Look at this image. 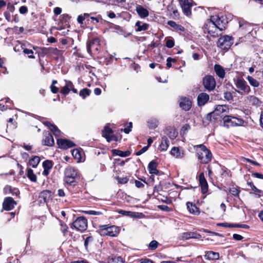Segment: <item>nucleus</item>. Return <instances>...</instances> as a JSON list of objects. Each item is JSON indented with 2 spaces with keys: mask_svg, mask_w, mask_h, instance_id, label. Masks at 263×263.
<instances>
[{
  "mask_svg": "<svg viewBox=\"0 0 263 263\" xmlns=\"http://www.w3.org/2000/svg\"><path fill=\"white\" fill-rule=\"evenodd\" d=\"M87 51L92 57L101 59L103 58L106 51L101 44L100 38L93 36L89 38L86 43Z\"/></svg>",
  "mask_w": 263,
  "mask_h": 263,
  "instance_id": "obj_1",
  "label": "nucleus"
},
{
  "mask_svg": "<svg viewBox=\"0 0 263 263\" xmlns=\"http://www.w3.org/2000/svg\"><path fill=\"white\" fill-rule=\"evenodd\" d=\"M64 182L68 187H74L78 185L77 180L81 177L79 170L72 166L69 165L66 167L64 172Z\"/></svg>",
  "mask_w": 263,
  "mask_h": 263,
  "instance_id": "obj_2",
  "label": "nucleus"
},
{
  "mask_svg": "<svg viewBox=\"0 0 263 263\" xmlns=\"http://www.w3.org/2000/svg\"><path fill=\"white\" fill-rule=\"evenodd\" d=\"M99 230H96V232L102 237H116L118 236L121 231L120 227L115 225L99 226Z\"/></svg>",
  "mask_w": 263,
  "mask_h": 263,
  "instance_id": "obj_3",
  "label": "nucleus"
},
{
  "mask_svg": "<svg viewBox=\"0 0 263 263\" xmlns=\"http://www.w3.org/2000/svg\"><path fill=\"white\" fill-rule=\"evenodd\" d=\"M197 147L200 148V151L197 153V157L200 162L202 164H208L211 162L213 158L211 151L203 144L194 146V148Z\"/></svg>",
  "mask_w": 263,
  "mask_h": 263,
  "instance_id": "obj_4",
  "label": "nucleus"
},
{
  "mask_svg": "<svg viewBox=\"0 0 263 263\" xmlns=\"http://www.w3.org/2000/svg\"><path fill=\"white\" fill-rule=\"evenodd\" d=\"M232 176L231 172L226 167L220 166V167L216 172V179L218 182H220L221 184L226 183L227 181Z\"/></svg>",
  "mask_w": 263,
  "mask_h": 263,
  "instance_id": "obj_5",
  "label": "nucleus"
},
{
  "mask_svg": "<svg viewBox=\"0 0 263 263\" xmlns=\"http://www.w3.org/2000/svg\"><path fill=\"white\" fill-rule=\"evenodd\" d=\"M234 43V38L232 36L224 35L220 37L217 42L218 47L223 50L227 51Z\"/></svg>",
  "mask_w": 263,
  "mask_h": 263,
  "instance_id": "obj_6",
  "label": "nucleus"
},
{
  "mask_svg": "<svg viewBox=\"0 0 263 263\" xmlns=\"http://www.w3.org/2000/svg\"><path fill=\"white\" fill-rule=\"evenodd\" d=\"M70 227L78 231L83 232L88 227L87 219L83 216L77 217L71 223Z\"/></svg>",
  "mask_w": 263,
  "mask_h": 263,
  "instance_id": "obj_7",
  "label": "nucleus"
},
{
  "mask_svg": "<svg viewBox=\"0 0 263 263\" xmlns=\"http://www.w3.org/2000/svg\"><path fill=\"white\" fill-rule=\"evenodd\" d=\"M223 126L229 128L230 127L241 126L244 123L243 119L235 117L230 115H226L222 118Z\"/></svg>",
  "mask_w": 263,
  "mask_h": 263,
  "instance_id": "obj_8",
  "label": "nucleus"
},
{
  "mask_svg": "<svg viewBox=\"0 0 263 263\" xmlns=\"http://www.w3.org/2000/svg\"><path fill=\"white\" fill-rule=\"evenodd\" d=\"M202 84L204 89L209 92L214 90L216 86L215 78L210 74H207L202 78Z\"/></svg>",
  "mask_w": 263,
  "mask_h": 263,
  "instance_id": "obj_9",
  "label": "nucleus"
},
{
  "mask_svg": "<svg viewBox=\"0 0 263 263\" xmlns=\"http://www.w3.org/2000/svg\"><path fill=\"white\" fill-rule=\"evenodd\" d=\"M212 18L214 20L216 24V27L220 31L224 30L228 26V21L227 16L224 15H212Z\"/></svg>",
  "mask_w": 263,
  "mask_h": 263,
  "instance_id": "obj_10",
  "label": "nucleus"
},
{
  "mask_svg": "<svg viewBox=\"0 0 263 263\" xmlns=\"http://www.w3.org/2000/svg\"><path fill=\"white\" fill-rule=\"evenodd\" d=\"M220 115L215 109L206 114L202 120V124L204 127L208 126L210 122L215 123L219 119Z\"/></svg>",
  "mask_w": 263,
  "mask_h": 263,
  "instance_id": "obj_11",
  "label": "nucleus"
},
{
  "mask_svg": "<svg viewBox=\"0 0 263 263\" xmlns=\"http://www.w3.org/2000/svg\"><path fill=\"white\" fill-rule=\"evenodd\" d=\"M203 29L204 32H207L208 33L211 34L212 35H214L212 34H214L215 32L217 27H216L215 22L212 18V15L211 16L210 18L206 20L203 25Z\"/></svg>",
  "mask_w": 263,
  "mask_h": 263,
  "instance_id": "obj_12",
  "label": "nucleus"
},
{
  "mask_svg": "<svg viewBox=\"0 0 263 263\" xmlns=\"http://www.w3.org/2000/svg\"><path fill=\"white\" fill-rule=\"evenodd\" d=\"M182 8L183 13L187 16L192 15L191 8L193 5L192 0H178Z\"/></svg>",
  "mask_w": 263,
  "mask_h": 263,
  "instance_id": "obj_13",
  "label": "nucleus"
},
{
  "mask_svg": "<svg viewBox=\"0 0 263 263\" xmlns=\"http://www.w3.org/2000/svg\"><path fill=\"white\" fill-rule=\"evenodd\" d=\"M113 130L109 126L106 125L102 130V135L108 142L111 141H117L118 140V137L115 135H113Z\"/></svg>",
  "mask_w": 263,
  "mask_h": 263,
  "instance_id": "obj_14",
  "label": "nucleus"
},
{
  "mask_svg": "<svg viewBox=\"0 0 263 263\" xmlns=\"http://www.w3.org/2000/svg\"><path fill=\"white\" fill-rule=\"evenodd\" d=\"M235 84L236 87L242 90L246 94H248L251 91L250 86L248 85L247 82L242 78H237Z\"/></svg>",
  "mask_w": 263,
  "mask_h": 263,
  "instance_id": "obj_15",
  "label": "nucleus"
},
{
  "mask_svg": "<svg viewBox=\"0 0 263 263\" xmlns=\"http://www.w3.org/2000/svg\"><path fill=\"white\" fill-rule=\"evenodd\" d=\"M16 204V202L12 197H5L2 204L3 209L6 211H11L14 208Z\"/></svg>",
  "mask_w": 263,
  "mask_h": 263,
  "instance_id": "obj_16",
  "label": "nucleus"
},
{
  "mask_svg": "<svg viewBox=\"0 0 263 263\" xmlns=\"http://www.w3.org/2000/svg\"><path fill=\"white\" fill-rule=\"evenodd\" d=\"M53 193L48 190L42 191L39 196V199L40 203H47L49 200H52Z\"/></svg>",
  "mask_w": 263,
  "mask_h": 263,
  "instance_id": "obj_17",
  "label": "nucleus"
},
{
  "mask_svg": "<svg viewBox=\"0 0 263 263\" xmlns=\"http://www.w3.org/2000/svg\"><path fill=\"white\" fill-rule=\"evenodd\" d=\"M57 144L59 148L63 149H66L76 146V144L73 141L69 139L62 138L57 140Z\"/></svg>",
  "mask_w": 263,
  "mask_h": 263,
  "instance_id": "obj_18",
  "label": "nucleus"
},
{
  "mask_svg": "<svg viewBox=\"0 0 263 263\" xmlns=\"http://www.w3.org/2000/svg\"><path fill=\"white\" fill-rule=\"evenodd\" d=\"M198 177L199 184L201 186V192L202 194H204L208 191V184L204 173L203 172L200 173Z\"/></svg>",
  "mask_w": 263,
  "mask_h": 263,
  "instance_id": "obj_19",
  "label": "nucleus"
},
{
  "mask_svg": "<svg viewBox=\"0 0 263 263\" xmlns=\"http://www.w3.org/2000/svg\"><path fill=\"white\" fill-rule=\"evenodd\" d=\"M179 106L183 110L188 111L192 107V101L187 97H182L180 100Z\"/></svg>",
  "mask_w": 263,
  "mask_h": 263,
  "instance_id": "obj_20",
  "label": "nucleus"
},
{
  "mask_svg": "<svg viewBox=\"0 0 263 263\" xmlns=\"http://www.w3.org/2000/svg\"><path fill=\"white\" fill-rule=\"evenodd\" d=\"M53 164L54 163L52 160H45L42 163V166L44 168V171L42 172V175L45 176H47L49 174L50 171L52 169Z\"/></svg>",
  "mask_w": 263,
  "mask_h": 263,
  "instance_id": "obj_21",
  "label": "nucleus"
},
{
  "mask_svg": "<svg viewBox=\"0 0 263 263\" xmlns=\"http://www.w3.org/2000/svg\"><path fill=\"white\" fill-rule=\"evenodd\" d=\"M210 96L205 92L199 93L197 97V104L199 107L204 106L209 100Z\"/></svg>",
  "mask_w": 263,
  "mask_h": 263,
  "instance_id": "obj_22",
  "label": "nucleus"
},
{
  "mask_svg": "<svg viewBox=\"0 0 263 263\" xmlns=\"http://www.w3.org/2000/svg\"><path fill=\"white\" fill-rule=\"evenodd\" d=\"M187 209L190 213L194 215H199L200 214V210L197 206L195 203L188 201L186 203Z\"/></svg>",
  "mask_w": 263,
  "mask_h": 263,
  "instance_id": "obj_23",
  "label": "nucleus"
},
{
  "mask_svg": "<svg viewBox=\"0 0 263 263\" xmlns=\"http://www.w3.org/2000/svg\"><path fill=\"white\" fill-rule=\"evenodd\" d=\"M158 162L156 160L151 161L148 165L147 168L149 173L151 174L159 175V171L157 170Z\"/></svg>",
  "mask_w": 263,
  "mask_h": 263,
  "instance_id": "obj_24",
  "label": "nucleus"
},
{
  "mask_svg": "<svg viewBox=\"0 0 263 263\" xmlns=\"http://www.w3.org/2000/svg\"><path fill=\"white\" fill-rule=\"evenodd\" d=\"M45 138L43 140V145L52 146L54 144V139L52 134L49 132H47L45 134Z\"/></svg>",
  "mask_w": 263,
  "mask_h": 263,
  "instance_id": "obj_25",
  "label": "nucleus"
},
{
  "mask_svg": "<svg viewBox=\"0 0 263 263\" xmlns=\"http://www.w3.org/2000/svg\"><path fill=\"white\" fill-rule=\"evenodd\" d=\"M44 124L49 128L55 136H59L60 135L61 131L55 124L51 123L49 121H45Z\"/></svg>",
  "mask_w": 263,
  "mask_h": 263,
  "instance_id": "obj_26",
  "label": "nucleus"
},
{
  "mask_svg": "<svg viewBox=\"0 0 263 263\" xmlns=\"http://www.w3.org/2000/svg\"><path fill=\"white\" fill-rule=\"evenodd\" d=\"M48 52L57 56L55 58V60H58L59 58L63 57V54L65 51L64 50L58 49L57 48H49L47 49Z\"/></svg>",
  "mask_w": 263,
  "mask_h": 263,
  "instance_id": "obj_27",
  "label": "nucleus"
},
{
  "mask_svg": "<svg viewBox=\"0 0 263 263\" xmlns=\"http://www.w3.org/2000/svg\"><path fill=\"white\" fill-rule=\"evenodd\" d=\"M136 10L141 18H145L149 15L148 11L141 5H138L136 6Z\"/></svg>",
  "mask_w": 263,
  "mask_h": 263,
  "instance_id": "obj_28",
  "label": "nucleus"
},
{
  "mask_svg": "<svg viewBox=\"0 0 263 263\" xmlns=\"http://www.w3.org/2000/svg\"><path fill=\"white\" fill-rule=\"evenodd\" d=\"M182 237L183 239L186 240L190 238L200 239L201 235L195 232H187L183 233Z\"/></svg>",
  "mask_w": 263,
  "mask_h": 263,
  "instance_id": "obj_29",
  "label": "nucleus"
},
{
  "mask_svg": "<svg viewBox=\"0 0 263 263\" xmlns=\"http://www.w3.org/2000/svg\"><path fill=\"white\" fill-rule=\"evenodd\" d=\"M216 75L220 79H223L226 76V71L222 66L216 64L214 66Z\"/></svg>",
  "mask_w": 263,
  "mask_h": 263,
  "instance_id": "obj_30",
  "label": "nucleus"
},
{
  "mask_svg": "<svg viewBox=\"0 0 263 263\" xmlns=\"http://www.w3.org/2000/svg\"><path fill=\"white\" fill-rule=\"evenodd\" d=\"M167 24L171 27H172L176 31L181 33L185 31V28L183 26L181 25L177 24L173 21H168Z\"/></svg>",
  "mask_w": 263,
  "mask_h": 263,
  "instance_id": "obj_31",
  "label": "nucleus"
},
{
  "mask_svg": "<svg viewBox=\"0 0 263 263\" xmlns=\"http://www.w3.org/2000/svg\"><path fill=\"white\" fill-rule=\"evenodd\" d=\"M105 219V216L104 215V217H102L101 216L100 217H94L92 220V224L93 228L96 229L97 230H99V226H102L105 225V224H103L102 220Z\"/></svg>",
  "mask_w": 263,
  "mask_h": 263,
  "instance_id": "obj_32",
  "label": "nucleus"
},
{
  "mask_svg": "<svg viewBox=\"0 0 263 263\" xmlns=\"http://www.w3.org/2000/svg\"><path fill=\"white\" fill-rule=\"evenodd\" d=\"M65 85L60 90V93L64 96H66L69 93L70 88L73 86V83L70 81L65 80Z\"/></svg>",
  "mask_w": 263,
  "mask_h": 263,
  "instance_id": "obj_33",
  "label": "nucleus"
},
{
  "mask_svg": "<svg viewBox=\"0 0 263 263\" xmlns=\"http://www.w3.org/2000/svg\"><path fill=\"white\" fill-rule=\"evenodd\" d=\"M205 258L208 260H217L219 258V253L212 251L206 252Z\"/></svg>",
  "mask_w": 263,
  "mask_h": 263,
  "instance_id": "obj_34",
  "label": "nucleus"
},
{
  "mask_svg": "<svg viewBox=\"0 0 263 263\" xmlns=\"http://www.w3.org/2000/svg\"><path fill=\"white\" fill-rule=\"evenodd\" d=\"M111 152L114 155L119 156L121 157H127L131 154V152L128 150L122 151L118 149H112Z\"/></svg>",
  "mask_w": 263,
  "mask_h": 263,
  "instance_id": "obj_35",
  "label": "nucleus"
},
{
  "mask_svg": "<svg viewBox=\"0 0 263 263\" xmlns=\"http://www.w3.org/2000/svg\"><path fill=\"white\" fill-rule=\"evenodd\" d=\"M72 155L73 158L77 161V162H80L82 159V149L81 148L73 149L71 151Z\"/></svg>",
  "mask_w": 263,
  "mask_h": 263,
  "instance_id": "obj_36",
  "label": "nucleus"
},
{
  "mask_svg": "<svg viewBox=\"0 0 263 263\" xmlns=\"http://www.w3.org/2000/svg\"><path fill=\"white\" fill-rule=\"evenodd\" d=\"M91 14H89L87 13H84L83 14H80L78 15L77 17V21L78 23L80 25L83 24L84 21L86 20V21L88 22L90 20V17Z\"/></svg>",
  "mask_w": 263,
  "mask_h": 263,
  "instance_id": "obj_37",
  "label": "nucleus"
},
{
  "mask_svg": "<svg viewBox=\"0 0 263 263\" xmlns=\"http://www.w3.org/2000/svg\"><path fill=\"white\" fill-rule=\"evenodd\" d=\"M247 184L251 188L252 190L254 192V194L256 195V197L260 198L261 196L260 194L262 193L263 191L257 189L252 181H247Z\"/></svg>",
  "mask_w": 263,
  "mask_h": 263,
  "instance_id": "obj_38",
  "label": "nucleus"
},
{
  "mask_svg": "<svg viewBox=\"0 0 263 263\" xmlns=\"http://www.w3.org/2000/svg\"><path fill=\"white\" fill-rule=\"evenodd\" d=\"M166 135L171 139H174L176 138L178 135V133L176 130L171 127H168L166 128Z\"/></svg>",
  "mask_w": 263,
  "mask_h": 263,
  "instance_id": "obj_39",
  "label": "nucleus"
},
{
  "mask_svg": "<svg viewBox=\"0 0 263 263\" xmlns=\"http://www.w3.org/2000/svg\"><path fill=\"white\" fill-rule=\"evenodd\" d=\"M40 160L41 159L40 157L37 156H34L31 159H29L27 163V165H30L33 168H35L39 164Z\"/></svg>",
  "mask_w": 263,
  "mask_h": 263,
  "instance_id": "obj_40",
  "label": "nucleus"
},
{
  "mask_svg": "<svg viewBox=\"0 0 263 263\" xmlns=\"http://www.w3.org/2000/svg\"><path fill=\"white\" fill-rule=\"evenodd\" d=\"M228 190L229 192L232 195V196L235 198L240 199L239 194L240 193V190L239 186H236V187H229Z\"/></svg>",
  "mask_w": 263,
  "mask_h": 263,
  "instance_id": "obj_41",
  "label": "nucleus"
},
{
  "mask_svg": "<svg viewBox=\"0 0 263 263\" xmlns=\"http://www.w3.org/2000/svg\"><path fill=\"white\" fill-rule=\"evenodd\" d=\"M249 103L252 106H259L260 105L261 102L259 99L254 96H250L248 98Z\"/></svg>",
  "mask_w": 263,
  "mask_h": 263,
  "instance_id": "obj_42",
  "label": "nucleus"
},
{
  "mask_svg": "<svg viewBox=\"0 0 263 263\" xmlns=\"http://www.w3.org/2000/svg\"><path fill=\"white\" fill-rule=\"evenodd\" d=\"M168 146H169V141H168V139L165 136L162 137L161 143L160 145V151H166Z\"/></svg>",
  "mask_w": 263,
  "mask_h": 263,
  "instance_id": "obj_43",
  "label": "nucleus"
},
{
  "mask_svg": "<svg viewBox=\"0 0 263 263\" xmlns=\"http://www.w3.org/2000/svg\"><path fill=\"white\" fill-rule=\"evenodd\" d=\"M167 10L170 12H172L171 15L173 14L175 17H177L179 15L175 5L173 4V3H171L167 5Z\"/></svg>",
  "mask_w": 263,
  "mask_h": 263,
  "instance_id": "obj_44",
  "label": "nucleus"
},
{
  "mask_svg": "<svg viewBox=\"0 0 263 263\" xmlns=\"http://www.w3.org/2000/svg\"><path fill=\"white\" fill-rule=\"evenodd\" d=\"M27 176L29 179L33 182H36L37 181V177L36 175L33 173V170L30 168H27Z\"/></svg>",
  "mask_w": 263,
  "mask_h": 263,
  "instance_id": "obj_45",
  "label": "nucleus"
},
{
  "mask_svg": "<svg viewBox=\"0 0 263 263\" xmlns=\"http://www.w3.org/2000/svg\"><path fill=\"white\" fill-rule=\"evenodd\" d=\"M108 263H124L123 258L120 256H110L108 258Z\"/></svg>",
  "mask_w": 263,
  "mask_h": 263,
  "instance_id": "obj_46",
  "label": "nucleus"
},
{
  "mask_svg": "<svg viewBox=\"0 0 263 263\" xmlns=\"http://www.w3.org/2000/svg\"><path fill=\"white\" fill-rule=\"evenodd\" d=\"M140 21H138L136 23L135 26L137 27L136 29V31H145L148 29L149 25L147 23H143L142 25Z\"/></svg>",
  "mask_w": 263,
  "mask_h": 263,
  "instance_id": "obj_47",
  "label": "nucleus"
},
{
  "mask_svg": "<svg viewBox=\"0 0 263 263\" xmlns=\"http://www.w3.org/2000/svg\"><path fill=\"white\" fill-rule=\"evenodd\" d=\"M59 224L60 226V230L64 236L68 234V227L67 225L62 220H59Z\"/></svg>",
  "mask_w": 263,
  "mask_h": 263,
  "instance_id": "obj_48",
  "label": "nucleus"
},
{
  "mask_svg": "<svg viewBox=\"0 0 263 263\" xmlns=\"http://www.w3.org/2000/svg\"><path fill=\"white\" fill-rule=\"evenodd\" d=\"M91 93V90L87 88H85L81 90L79 92V95L83 99H85L87 97L89 96Z\"/></svg>",
  "mask_w": 263,
  "mask_h": 263,
  "instance_id": "obj_49",
  "label": "nucleus"
},
{
  "mask_svg": "<svg viewBox=\"0 0 263 263\" xmlns=\"http://www.w3.org/2000/svg\"><path fill=\"white\" fill-rule=\"evenodd\" d=\"M158 125V121L156 119H151L147 121V126L149 129H155Z\"/></svg>",
  "mask_w": 263,
  "mask_h": 263,
  "instance_id": "obj_50",
  "label": "nucleus"
},
{
  "mask_svg": "<svg viewBox=\"0 0 263 263\" xmlns=\"http://www.w3.org/2000/svg\"><path fill=\"white\" fill-rule=\"evenodd\" d=\"M171 154L176 158H181V153L179 147H173L171 151Z\"/></svg>",
  "mask_w": 263,
  "mask_h": 263,
  "instance_id": "obj_51",
  "label": "nucleus"
},
{
  "mask_svg": "<svg viewBox=\"0 0 263 263\" xmlns=\"http://www.w3.org/2000/svg\"><path fill=\"white\" fill-rule=\"evenodd\" d=\"M248 81L251 85L254 87H257L259 85V83L252 77L248 76L247 78Z\"/></svg>",
  "mask_w": 263,
  "mask_h": 263,
  "instance_id": "obj_52",
  "label": "nucleus"
},
{
  "mask_svg": "<svg viewBox=\"0 0 263 263\" xmlns=\"http://www.w3.org/2000/svg\"><path fill=\"white\" fill-rule=\"evenodd\" d=\"M62 18L61 20V22L62 24H65L67 25L69 24L70 21L71 16H69L68 14L65 13L62 15Z\"/></svg>",
  "mask_w": 263,
  "mask_h": 263,
  "instance_id": "obj_53",
  "label": "nucleus"
},
{
  "mask_svg": "<svg viewBox=\"0 0 263 263\" xmlns=\"http://www.w3.org/2000/svg\"><path fill=\"white\" fill-rule=\"evenodd\" d=\"M82 212L88 215H100L102 216V217H104L103 214L99 211H96L93 210H88V211H82Z\"/></svg>",
  "mask_w": 263,
  "mask_h": 263,
  "instance_id": "obj_54",
  "label": "nucleus"
},
{
  "mask_svg": "<svg viewBox=\"0 0 263 263\" xmlns=\"http://www.w3.org/2000/svg\"><path fill=\"white\" fill-rule=\"evenodd\" d=\"M72 40L71 38H61L59 39V42L62 45H68L67 47H69L71 45L70 44V41Z\"/></svg>",
  "mask_w": 263,
  "mask_h": 263,
  "instance_id": "obj_55",
  "label": "nucleus"
},
{
  "mask_svg": "<svg viewBox=\"0 0 263 263\" xmlns=\"http://www.w3.org/2000/svg\"><path fill=\"white\" fill-rule=\"evenodd\" d=\"M94 240V238L92 236H87L84 241V246L85 248L87 249L88 248V245L91 244Z\"/></svg>",
  "mask_w": 263,
  "mask_h": 263,
  "instance_id": "obj_56",
  "label": "nucleus"
},
{
  "mask_svg": "<svg viewBox=\"0 0 263 263\" xmlns=\"http://www.w3.org/2000/svg\"><path fill=\"white\" fill-rule=\"evenodd\" d=\"M23 53L25 54H27L28 57L30 59H35V57L33 55V51L31 49L25 48L23 49Z\"/></svg>",
  "mask_w": 263,
  "mask_h": 263,
  "instance_id": "obj_57",
  "label": "nucleus"
},
{
  "mask_svg": "<svg viewBox=\"0 0 263 263\" xmlns=\"http://www.w3.org/2000/svg\"><path fill=\"white\" fill-rule=\"evenodd\" d=\"M158 246V242L155 240H152L148 245V249L150 250H156Z\"/></svg>",
  "mask_w": 263,
  "mask_h": 263,
  "instance_id": "obj_58",
  "label": "nucleus"
},
{
  "mask_svg": "<svg viewBox=\"0 0 263 263\" xmlns=\"http://www.w3.org/2000/svg\"><path fill=\"white\" fill-rule=\"evenodd\" d=\"M116 179L118 181V183L119 184H125L127 183L129 180L127 177L121 178L119 176H117L116 177Z\"/></svg>",
  "mask_w": 263,
  "mask_h": 263,
  "instance_id": "obj_59",
  "label": "nucleus"
},
{
  "mask_svg": "<svg viewBox=\"0 0 263 263\" xmlns=\"http://www.w3.org/2000/svg\"><path fill=\"white\" fill-rule=\"evenodd\" d=\"M90 19L91 22L93 24L96 25L101 20H102L101 16L100 15H98L97 16H90Z\"/></svg>",
  "mask_w": 263,
  "mask_h": 263,
  "instance_id": "obj_60",
  "label": "nucleus"
},
{
  "mask_svg": "<svg viewBox=\"0 0 263 263\" xmlns=\"http://www.w3.org/2000/svg\"><path fill=\"white\" fill-rule=\"evenodd\" d=\"M224 98L228 101H230L233 100V96L232 93L230 91H226L224 93Z\"/></svg>",
  "mask_w": 263,
  "mask_h": 263,
  "instance_id": "obj_61",
  "label": "nucleus"
},
{
  "mask_svg": "<svg viewBox=\"0 0 263 263\" xmlns=\"http://www.w3.org/2000/svg\"><path fill=\"white\" fill-rule=\"evenodd\" d=\"M224 107V106L218 105L216 106V107L215 108V110L220 114L226 111Z\"/></svg>",
  "mask_w": 263,
  "mask_h": 263,
  "instance_id": "obj_62",
  "label": "nucleus"
},
{
  "mask_svg": "<svg viewBox=\"0 0 263 263\" xmlns=\"http://www.w3.org/2000/svg\"><path fill=\"white\" fill-rule=\"evenodd\" d=\"M175 42L173 39H168L166 41V46L168 48H171L174 46Z\"/></svg>",
  "mask_w": 263,
  "mask_h": 263,
  "instance_id": "obj_63",
  "label": "nucleus"
},
{
  "mask_svg": "<svg viewBox=\"0 0 263 263\" xmlns=\"http://www.w3.org/2000/svg\"><path fill=\"white\" fill-rule=\"evenodd\" d=\"M10 194H11L13 196L19 197L20 192L19 190L16 187H12Z\"/></svg>",
  "mask_w": 263,
  "mask_h": 263,
  "instance_id": "obj_64",
  "label": "nucleus"
}]
</instances>
